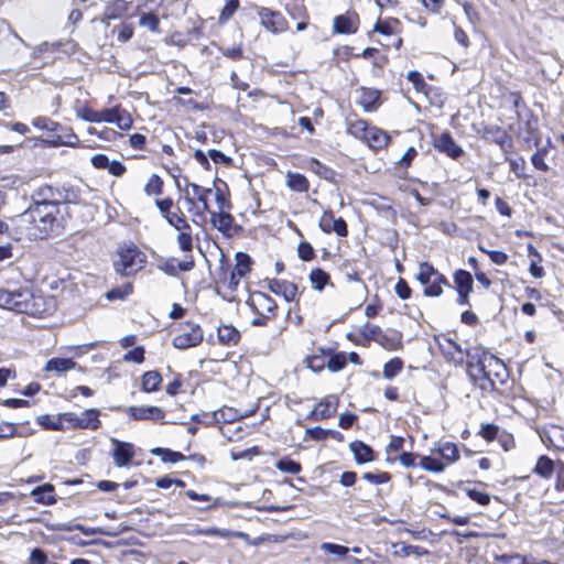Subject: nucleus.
Listing matches in <instances>:
<instances>
[{"label": "nucleus", "instance_id": "obj_1", "mask_svg": "<svg viewBox=\"0 0 564 564\" xmlns=\"http://www.w3.org/2000/svg\"><path fill=\"white\" fill-rule=\"evenodd\" d=\"M0 307L22 314L43 317L55 311L53 297L34 294L22 274L9 270L0 285Z\"/></svg>", "mask_w": 564, "mask_h": 564}, {"label": "nucleus", "instance_id": "obj_2", "mask_svg": "<svg viewBox=\"0 0 564 564\" xmlns=\"http://www.w3.org/2000/svg\"><path fill=\"white\" fill-rule=\"evenodd\" d=\"M57 214L58 208L54 205L30 206L12 223L20 230V235L29 239H44L50 235L59 234L62 223Z\"/></svg>", "mask_w": 564, "mask_h": 564}, {"label": "nucleus", "instance_id": "obj_3", "mask_svg": "<svg viewBox=\"0 0 564 564\" xmlns=\"http://www.w3.org/2000/svg\"><path fill=\"white\" fill-rule=\"evenodd\" d=\"M145 256L135 246H124L118 250V259L113 267L116 272L129 276L143 268Z\"/></svg>", "mask_w": 564, "mask_h": 564}, {"label": "nucleus", "instance_id": "obj_4", "mask_svg": "<svg viewBox=\"0 0 564 564\" xmlns=\"http://www.w3.org/2000/svg\"><path fill=\"white\" fill-rule=\"evenodd\" d=\"M167 224L178 231L176 237L180 249L184 252H192L193 250V238L192 227L187 223L184 214L180 210L174 212L165 218Z\"/></svg>", "mask_w": 564, "mask_h": 564}, {"label": "nucleus", "instance_id": "obj_5", "mask_svg": "<svg viewBox=\"0 0 564 564\" xmlns=\"http://www.w3.org/2000/svg\"><path fill=\"white\" fill-rule=\"evenodd\" d=\"M203 338V330L198 324L185 322L180 325V334L173 338V346L177 349H187L199 345Z\"/></svg>", "mask_w": 564, "mask_h": 564}, {"label": "nucleus", "instance_id": "obj_6", "mask_svg": "<svg viewBox=\"0 0 564 564\" xmlns=\"http://www.w3.org/2000/svg\"><path fill=\"white\" fill-rule=\"evenodd\" d=\"M467 372L470 379L475 383H478L481 389L487 390L494 388V382L490 381V372H488L487 368V351H482L476 362H467Z\"/></svg>", "mask_w": 564, "mask_h": 564}, {"label": "nucleus", "instance_id": "obj_7", "mask_svg": "<svg viewBox=\"0 0 564 564\" xmlns=\"http://www.w3.org/2000/svg\"><path fill=\"white\" fill-rule=\"evenodd\" d=\"M99 411L97 409H88L82 412L80 414H76L73 412L63 413V419L67 422V427L73 429H90L96 430L100 425V420L98 419Z\"/></svg>", "mask_w": 564, "mask_h": 564}, {"label": "nucleus", "instance_id": "obj_8", "mask_svg": "<svg viewBox=\"0 0 564 564\" xmlns=\"http://www.w3.org/2000/svg\"><path fill=\"white\" fill-rule=\"evenodd\" d=\"M96 122L116 123L121 130H129L132 126L130 113L120 106L97 111Z\"/></svg>", "mask_w": 564, "mask_h": 564}, {"label": "nucleus", "instance_id": "obj_9", "mask_svg": "<svg viewBox=\"0 0 564 564\" xmlns=\"http://www.w3.org/2000/svg\"><path fill=\"white\" fill-rule=\"evenodd\" d=\"M437 343L446 361L454 366H462L464 364L466 352L456 340L448 336H441L437 338Z\"/></svg>", "mask_w": 564, "mask_h": 564}, {"label": "nucleus", "instance_id": "obj_10", "mask_svg": "<svg viewBox=\"0 0 564 564\" xmlns=\"http://www.w3.org/2000/svg\"><path fill=\"white\" fill-rule=\"evenodd\" d=\"M258 15L261 24L273 33L283 32L288 28V22L279 11L269 8H260Z\"/></svg>", "mask_w": 564, "mask_h": 564}, {"label": "nucleus", "instance_id": "obj_11", "mask_svg": "<svg viewBox=\"0 0 564 564\" xmlns=\"http://www.w3.org/2000/svg\"><path fill=\"white\" fill-rule=\"evenodd\" d=\"M185 193V199L191 206H194L195 199H197L202 204L203 212H210L208 196L212 194V188L203 187L187 181Z\"/></svg>", "mask_w": 564, "mask_h": 564}, {"label": "nucleus", "instance_id": "obj_12", "mask_svg": "<svg viewBox=\"0 0 564 564\" xmlns=\"http://www.w3.org/2000/svg\"><path fill=\"white\" fill-rule=\"evenodd\" d=\"M111 443L115 445L112 451V457L117 467H124L130 464L134 456V447L131 443H126L111 438Z\"/></svg>", "mask_w": 564, "mask_h": 564}, {"label": "nucleus", "instance_id": "obj_13", "mask_svg": "<svg viewBox=\"0 0 564 564\" xmlns=\"http://www.w3.org/2000/svg\"><path fill=\"white\" fill-rule=\"evenodd\" d=\"M338 406V399L334 395L326 397L308 414V419L321 421L332 417Z\"/></svg>", "mask_w": 564, "mask_h": 564}, {"label": "nucleus", "instance_id": "obj_14", "mask_svg": "<svg viewBox=\"0 0 564 564\" xmlns=\"http://www.w3.org/2000/svg\"><path fill=\"white\" fill-rule=\"evenodd\" d=\"M250 305L259 315L273 316L276 310L275 301L263 292H254L250 297Z\"/></svg>", "mask_w": 564, "mask_h": 564}, {"label": "nucleus", "instance_id": "obj_15", "mask_svg": "<svg viewBox=\"0 0 564 564\" xmlns=\"http://www.w3.org/2000/svg\"><path fill=\"white\" fill-rule=\"evenodd\" d=\"M194 265H195V262H194L193 257L186 256L185 260H183V261H177L174 258L160 261V263L158 264V268L161 271H163L164 273L175 276V275H177L178 271L187 272V271L193 270Z\"/></svg>", "mask_w": 564, "mask_h": 564}, {"label": "nucleus", "instance_id": "obj_16", "mask_svg": "<svg viewBox=\"0 0 564 564\" xmlns=\"http://www.w3.org/2000/svg\"><path fill=\"white\" fill-rule=\"evenodd\" d=\"M321 229L329 234L332 231L336 232L339 237H346L348 234L347 224L343 218H334L332 212H325L319 220Z\"/></svg>", "mask_w": 564, "mask_h": 564}, {"label": "nucleus", "instance_id": "obj_17", "mask_svg": "<svg viewBox=\"0 0 564 564\" xmlns=\"http://www.w3.org/2000/svg\"><path fill=\"white\" fill-rule=\"evenodd\" d=\"M268 288L271 292L281 295L288 302H292L297 296V286L286 280L271 279L268 281Z\"/></svg>", "mask_w": 564, "mask_h": 564}, {"label": "nucleus", "instance_id": "obj_18", "mask_svg": "<svg viewBox=\"0 0 564 564\" xmlns=\"http://www.w3.org/2000/svg\"><path fill=\"white\" fill-rule=\"evenodd\" d=\"M434 148L440 152L446 153L452 159H457L462 155V148L455 142L453 137L445 132L434 139Z\"/></svg>", "mask_w": 564, "mask_h": 564}, {"label": "nucleus", "instance_id": "obj_19", "mask_svg": "<svg viewBox=\"0 0 564 564\" xmlns=\"http://www.w3.org/2000/svg\"><path fill=\"white\" fill-rule=\"evenodd\" d=\"M58 191L50 185H42L37 187L32 194L31 206L40 205H54L57 207Z\"/></svg>", "mask_w": 564, "mask_h": 564}, {"label": "nucleus", "instance_id": "obj_20", "mask_svg": "<svg viewBox=\"0 0 564 564\" xmlns=\"http://www.w3.org/2000/svg\"><path fill=\"white\" fill-rule=\"evenodd\" d=\"M130 417L133 420L160 421L164 419V411L159 406H130L128 409Z\"/></svg>", "mask_w": 564, "mask_h": 564}, {"label": "nucleus", "instance_id": "obj_21", "mask_svg": "<svg viewBox=\"0 0 564 564\" xmlns=\"http://www.w3.org/2000/svg\"><path fill=\"white\" fill-rule=\"evenodd\" d=\"M487 368L488 372H490V381L494 382V386L497 381L503 383L507 377V368L498 357L490 352H487Z\"/></svg>", "mask_w": 564, "mask_h": 564}, {"label": "nucleus", "instance_id": "obj_22", "mask_svg": "<svg viewBox=\"0 0 564 564\" xmlns=\"http://www.w3.org/2000/svg\"><path fill=\"white\" fill-rule=\"evenodd\" d=\"M236 265L231 272L230 284L237 285L241 278L250 271L251 259L247 253L238 252L236 254Z\"/></svg>", "mask_w": 564, "mask_h": 564}, {"label": "nucleus", "instance_id": "obj_23", "mask_svg": "<svg viewBox=\"0 0 564 564\" xmlns=\"http://www.w3.org/2000/svg\"><path fill=\"white\" fill-rule=\"evenodd\" d=\"M362 141H365L370 148L379 150L389 143L390 137L386 131L377 127H370Z\"/></svg>", "mask_w": 564, "mask_h": 564}, {"label": "nucleus", "instance_id": "obj_24", "mask_svg": "<svg viewBox=\"0 0 564 564\" xmlns=\"http://www.w3.org/2000/svg\"><path fill=\"white\" fill-rule=\"evenodd\" d=\"M217 337L221 345L236 346L240 340V333L232 325H223L217 329Z\"/></svg>", "mask_w": 564, "mask_h": 564}, {"label": "nucleus", "instance_id": "obj_25", "mask_svg": "<svg viewBox=\"0 0 564 564\" xmlns=\"http://www.w3.org/2000/svg\"><path fill=\"white\" fill-rule=\"evenodd\" d=\"M50 142L54 147H77L79 143V139L70 128L63 127V130H57L56 134L53 135V139Z\"/></svg>", "mask_w": 564, "mask_h": 564}, {"label": "nucleus", "instance_id": "obj_26", "mask_svg": "<svg viewBox=\"0 0 564 564\" xmlns=\"http://www.w3.org/2000/svg\"><path fill=\"white\" fill-rule=\"evenodd\" d=\"M208 213L212 216L210 221L215 228L225 234L230 231L234 223V217L228 212L219 210L218 213H216L210 210Z\"/></svg>", "mask_w": 564, "mask_h": 564}, {"label": "nucleus", "instance_id": "obj_27", "mask_svg": "<svg viewBox=\"0 0 564 564\" xmlns=\"http://www.w3.org/2000/svg\"><path fill=\"white\" fill-rule=\"evenodd\" d=\"M543 442H549L556 448L564 449V429L558 425H551L541 436Z\"/></svg>", "mask_w": 564, "mask_h": 564}, {"label": "nucleus", "instance_id": "obj_28", "mask_svg": "<svg viewBox=\"0 0 564 564\" xmlns=\"http://www.w3.org/2000/svg\"><path fill=\"white\" fill-rule=\"evenodd\" d=\"M349 447L354 453L357 463L364 464L373 460L372 448L361 441L350 443Z\"/></svg>", "mask_w": 564, "mask_h": 564}, {"label": "nucleus", "instance_id": "obj_29", "mask_svg": "<svg viewBox=\"0 0 564 564\" xmlns=\"http://www.w3.org/2000/svg\"><path fill=\"white\" fill-rule=\"evenodd\" d=\"M76 367V362L70 358H52L50 359L44 370L47 372L54 371L56 373H64Z\"/></svg>", "mask_w": 564, "mask_h": 564}, {"label": "nucleus", "instance_id": "obj_30", "mask_svg": "<svg viewBox=\"0 0 564 564\" xmlns=\"http://www.w3.org/2000/svg\"><path fill=\"white\" fill-rule=\"evenodd\" d=\"M357 30L356 19L352 15H338L334 19V31L349 34Z\"/></svg>", "mask_w": 564, "mask_h": 564}, {"label": "nucleus", "instance_id": "obj_31", "mask_svg": "<svg viewBox=\"0 0 564 564\" xmlns=\"http://www.w3.org/2000/svg\"><path fill=\"white\" fill-rule=\"evenodd\" d=\"M448 463H455L459 458V452L456 444L452 442H442L434 448Z\"/></svg>", "mask_w": 564, "mask_h": 564}, {"label": "nucleus", "instance_id": "obj_32", "mask_svg": "<svg viewBox=\"0 0 564 564\" xmlns=\"http://www.w3.org/2000/svg\"><path fill=\"white\" fill-rule=\"evenodd\" d=\"M37 422L43 427L53 431H62L67 427V422L63 419V413L57 416H51L48 414L41 415L39 416Z\"/></svg>", "mask_w": 564, "mask_h": 564}, {"label": "nucleus", "instance_id": "obj_33", "mask_svg": "<svg viewBox=\"0 0 564 564\" xmlns=\"http://www.w3.org/2000/svg\"><path fill=\"white\" fill-rule=\"evenodd\" d=\"M436 278L440 280V272L434 269L432 264L429 262H421L419 264V272L416 274V280L423 284L427 285L430 282H432V279Z\"/></svg>", "mask_w": 564, "mask_h": 564}, {"label": "nucleus", "instance_id": "obj_34", "mask_svg": "<svg viewBox=\"0 0 564 564\" xmlns=\"http://www.w3.org/2000/svg\"><path fill=\"white\" fill-rule=\"evenodd\" d=\"M454 282L457 292L470 293L473 291V278L468 271L457 270L454 273Z\"/></svg>", "mask_w": 564, "mask_h": 564}, {"label": "nucleus", "instance_id": "obj_35", "mask_svg": "<svg viewBox=\"0 0 564 564\" xmlns=\"http://www.w3.org/2000/svg\"><path fill=\"white\" fill-rule=\"evenodd\" d=\"M58 196L57 197V207L62 204H79L80 203V193L78 188L75 187H62L57 188Z\"/></svg>", "mask_w": 564, "mask_h": 564}, {"label": "nucleus", "instance_id": "obj_36", "mask_svg": "<svg viewBox=\"0 0 564 564\" xmlns=\"http://www.w3.org/2000/svg\"><path fill=\"white\" fill-rule=\"evenodd\" d=\"M54 488L52 485L46 484L40 486L32 490V496L36 502H41L44 505H51L55 502V498L53 496Z\"/></svg>", "mask_w": 564, "mask_h": 564}, {"label": "nucleus", "instance_id": "obj_37", "mask_svg": "<svg viewBox=\"0 0 564 564\" xmlns=\"http://www.w3.org/2000/svg\"><path fill=\"white\" fill-rule=\"evenodd\" d=\"M393 555L395 556H410V555H424L427 554V551L417 545H410L405 543H394L393 545Z\"/></svg>", "mask_w": 564, "mask_h": 564}, {"label": "nucleus", "instance_id": "obj_38", "mask_svg": "<svg viewBox=\"0 0 564 564\" xmlns=\"http://www.w3.org/2000/svg\"><path fill=\"white\" fill-rule=\"evenodd\" d=\"M286 185L295 192H306L308 189L307 178L300 173L289 172L286 174Z\"/></svg>", "mask_w": 564, "mask_h": 564}, {"label": "nucleus", "instance_id": "obj_39", "mask_svg": "<svg viewBox=\"0 0 564 564\" xmlns=\"http://www.w3.org/2000/svg\"><path fill=\"white\" fill-rule=\"evenodd\" d=\"M162 377L158 371H148L142 376L141 386L145 392H153L159 389Z\"/></svg>", "mask_w": 564, "mask_h": 564}, {"label": "nucleus", "instance_id": "obj_40", "mask_svg": "<svg viewBox=\"0 0 564 564\" xmlns=\"http://www.w3.org/2000/svg\"><path fill=\"white\" fill-rule=\"evenodd\" d=\"M447 284V279L442 273H440V280L433 278L432 282L425 285L423 294L425 296H440L443 293V285Z\"/></svg>", "mask_w": 564, "mask_h": 564}, {"label": "nucleus", "instance_id": "obj_41", "mask_svg": "<svg viewBox=\"0 0 564 564\" xmlns=\"http://www.w3.org/2000/svg\"><path fill=\"white\" fill-rule=\"evenodd\" d=\"M484 134L486 139L500 145H503L508 139L507 132L498 126L486 127Z\"/></svg>", "mask_w": 564, "mask_h": 564}, {"label": "nucleus", "instance_id": "obj_42", "mask_svg": "<svg viewBox=\"0 0 564 564\" xmlns=\"http://www.w3.org/2000/svg\"><path fill=\"white\" fill-rule=\"evenodd\" d=\"M554 470V463L547 456H540L534 467V473L543 478H550Z\"/></svg>", "mask_w": 564, "mask_h": 564}, {"label": "nucleus", "instance_id": "obj_43", "mask_svg": "<svg viewBox=\"0 0 564 564\" xmlns=\"http://www.w3.org/2000/svg\"><path fill=\"white\" fill-rule=\"evenodd\" d=\"M310 281L314 289L322 291L324 286L329 282V274L317 268L311 271Z\"/></svg>", "mask_w": 564, "mask_h": 564}, {"label": "nucleus", "instance_id": "obj_44", "mask_svg": "<svg viewBox=\"0 0 564 564\" xmlns=\"http://www.w3.org/2000/svg\"><path fill=\"white\" fill-rule=\"evenodd\" d=\"M420 466L423 469H425L427 471H433V473H442V471H444V469L446 467V465L444 463H442L440 459L433 458L431 456H422Z\"/></svg>", "mask_w": 564, "mask_h": 564}, {"label": "nucleus", "instance_id": "obj_45", "mask_svg": "<svg viewBox=\"0 0 564 564\" xmlns=\"http://www.w3.org/2000/svg\"><path fill=\"white\" fill-rule=\"evenodd\" d=\"M370 126L365 120H356L349 123L348 126V132L354 135L355 138H358L360 140H364L367 135V132L369 130Z\"/></svg>", "mask_w": 564, "mask_h": 564}, {"label": "nucleus", "instance_id": "obj_46", "mask_svg": "<svg viewBox=\"0 0 564 564\" xmlns=\"http://www.w3.org/2000/svg\"><path fill=\"white\" fill-rule=\"evenodd\" d=\"M403 368V361L400 358H392L383 367V377L393 379Z\"/></svg>", "mask_w": 564, "mask_h": 564}, {"label": "nucleus", "instance_id": "obj_47", "mask_svg": "<svg viewBox=\"0 0 564 564\" xmlns=\"http://www.w3.org/2000/svg\"><path fill=\"white\" fill-rule=\"evenodd\" d=\"M276 468L283 473L296 475L301 471V464L289 458L284 457L276 463Z\"/></svg>", "mask_w": 564, "mask_h": 564}, {"label": "nucleus", "instance_id": "obj_48", "mask_svg": "<svg viewBox=\"0 0 564 564\" xmlns=\"http://www.w3.org/2000/svg\"><path fill=\"white\" fill-rule=\"evenodd\" d=\"M379 98L380 93L378 90L366 89L361 93L360 105L366 110H371L376 102L379 100Z\"/></svg>", "mask_w": 564, "mask_h": 564}, {"label": "nucleus", "instance_id": "obj_49", "mask_svg": "<svg viewBox=\"0 0 564 564\" xmlns=\"http://www.w3.org/2000/svg\"><path fill=\"white\" fill-rule=\"evenodd\" d=\"M32 123L34 127H36L39 129L47 130L51 132H56L57 130H63V126L51 120L47 117H37L32 121Z\"/></svg>", "mask_w": 564, "mask_h": 564}, {"label": "nucleus", "instance_id": "obj_50", "mask_svg": "<svg viewBox=\"0 0 564 564\" xmlns=\"http://www.w3.org/2000/svg\"><path fill=\"white\" fill-rule=\"evenodd\" d=\"M132 292V285L131 283H127L119 288H113L110 291L106 293V297L109 301H116V300H123L126 296H128Z\"/></svg>", "mask_w": 564, "mask_h": 564}, {"label": "nucleus", "instance_id": "obj_51", "mask_svg": "<svg viewBox=\"0 0 564 564\" xmlns=\"http://www.w3.org/2000/svg\"><path fill=\"white\" fill-rule=\"evenodd\" d=\"M346 362H347L346 355L344 352H338V354L332 355L327 359V368L332 372H337V371H340L346 366Z\"/></svg>", "mask_w": 564, "mask_h": 564}, {"label": "nucleus", "instance_id": "obj_52", "mask_svg": "<svg viewBox=\"0 0 564 564\" xmlns=\"http://www.w3.org/2000/svg\"><path fill=\"white\" fill-rule=\"evenodd\" d=\"M399 25V21L397 19H391L387 21H380L376 24L375 30L384 35H391L395 33L397 26Z\"/></svg>", "mask_w": 564, "mask_h": 564}, {"label": "nucleus", "instance_id": "obj_53", "mask_svg": "<svg viewBox=\"0 0 564 564\" xmlns=\"http://www.w3.org/2000/svg\"><path fill=\"white\" fill-rule=\"evenodd\" d=\"M479 435L487 442H491L500 435L499 427L491 423L481 424Z\"/></svg>", "mask_w": 564, "mask_h": 564}, {"label": "nucleus", "instance_id": "obj_54", "mask_svg": "<svg viewBox=\"0 0 564 564\" xmlns=\"http://www.w3.org/2000/svg\"><path fill=\"white\" fill-rule=\"evenodd\" d=\"M299 258L303 261H311L315 257V251L312 245L307 241H302L297 247Z\"/></svg>", "mask_w": 564, "mask_h": 564}, {"label": "nucleus", "instance_id": "obj_55", "mask_svg": "<svg viewBox=\"0 0 564 564\" xmlns=\"http://www.w3.org/2000/svg\"><path fill=\"white\" fill-rule=\"evenodd\" d=\"M321 549L329 554H335L340 557L347 556V554L349 552V549L347 546L335 544V543H328V542L323 543L321 545Z\"/></svg>", "mask_w": 564, "mask_h": 564}, {"label": "nucleus", "instance_id": "obj_56", "mask_svg": "<svg viewBox=\"0 0 564 564\" xmlns=\"http://www.w3.org/2000/svg\"><path fill=\"white\" fill-rule=\"evenodd\" d=\"M307 367L315 372L322 371L325 367H327V360L325 356L314 355L307 357Z\"/></svg>", "mask_w": 564, "mask_h": 564}, {"label": "nucleus", "instance_id": "obj_57", "mask_svg": "<svg viewBox=\"0 0 564 564\" xmlns=\"http://www.w3.org/2000/svg\"><path fill=\"white\" fill-rule=\"evenodd\" d=\"M159 18L153 13H145L140 18V25L149 29L152 32L159 29Z\"/></svg>", "mask_w": 564, "mask_h": 564}, {"label": "nucleus", "instance_id": "obj_58", "mask_svg": "<svg viewBox=\"0 0 564 564\" xmlns=\"http://www.w3.org/2000/svg\"><path fill=\"white\" fill-rule=\"evenodd\" d=\"M362 478L371 484H384L388 482L391 479V476L389 473L382 471V473H365L362 475Z\"/></svg>", "mask_w": 564, "mask_h": 564}, {"label": "nucleus", "instance_id": "obj_59", "mask_svg": "<svg viewBox=\"0 0 564 564\" xmlns=\"http://www.w3.org/2000/svg\"><path fill=\"white\" fill-rule=\"evenodd\" d=\"M163 182L158 175H152L145 184L144 191L148 194H160L162 192Z\"/></svg>", "mask_w": 564, "mask_h": 564}, {"label": "nucleus", "instance_id": "obj_60", "mask_svg": "<svg viewBox=\"0 0 564 564\" xmlns=\"http://www.w3.org/2000/svg\"><path fill=\"white\" fill-rule=\"evenodd\" d=\"M479 249L487 253L488 257L490 258V260L496 263V264H505L508 260V256L506 252L501 251V250H487L482 247H479Z\"/></svg>", "mask_w": 564, "mask_h": 564}, {"label": "nucleus", "instance_id": "obj_61", "mask_svg": "<svg viewBox=\"0 0 564 564\" xmlns=\"http://www.w3.org/2000/svg\"><path fill=\"white\" fill-rule=\"evenodd\" d=\"M381 332L382 330L379 326L369 323H367L361 330L366 338L372 340H381Z\"/></svg>", "mask_w": 564, "mask_h": 564}, {"label": "nucleus", "instance_id": "obj_62", "mask_svg": "<svg viewBox=\"0 0 564 564\" xmlns=\"http://www.w3.org/2000/svg\"><path fill=\"white\" fill-rule=\"evenodd\" d=\"M238 7H239V0H226V4L220 12V20L221 21L229 20L232 17V14L235 13V11L238 9Z\"/></svg>", "mask_w": 564, "mask_h": 564}, {"label": "nucleus", "instance_id": "obj_63", "mask_svg": "<svg viewBox=\"0 0 564 564\" xmlns=\"http://www.w3.org/2000/svg\"><path fill=\"white\" fill-rule=\"evenodd\" d=\"M467 495L471 500L478 502L481 506H487L490 502V496L486 492L476 489H468Z\"/></svg>", "mask_w": 564, "mask_h": 564}, {"label": "nucleus", "instance_id": "obj_64", "mask_svg": "<svg viewBox=\"0 0 564 564\" xmlns=\"http://www.w3.org/2000/svg\"><path fill=\"white\" fill-rule=\"evenodd\" d=\"M509 164H510L511 171L517 175V177H519V178L524 177L525 161L523 158L510 159Z\"/></svg>", "mask_w": 564, "mask_h": 564}]
</instances>
